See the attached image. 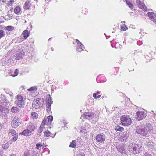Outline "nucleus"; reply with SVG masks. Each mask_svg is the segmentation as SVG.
<instances>
[{"mask_svg":"<svg viewBox=\"0 0 156 156\" xmlns=\"http://www.w3.org/2000/svg\"><path fill=\"white\" fill-rule=\"evenodd\" d=\"M153 131V127L150 123H147L144 125H140L136 128L137 133L143 136H148Z\"/></svg>","mask_w":156,"mask_h":156,"instance_id":"obj_1","label":"nucleus"},{"mask_svg":"<svg viewBox=\"0 0 156 156\" xmlns=\"http://www.w3.org/2000/svg\"><path fill=\"white\" fill-rule=\"evenodd\" d=\"M5 98L4 97L0 100V116L2 117L6 116L9 112V110L6 108L9 105V101Z\"/></svg>","mask_w":156,"mask_h":156,"instance_id":"obj_2","label":"nucleus"},{"mask_svg":"<svg viewBox=\"0 0 156 156\" xmlns=\"http://www.w3.org/2000/svg\"><path fill=\"white\" fill-rule=\"evenodd\" d=\"M44 104V99L42 98H39L34 99L32 103V107L35 109L41 108Z\"/></svg>","mask_w":156,"mask_h":156,"instance_id":"obj_3","label":"nucleus"},{"mask_svg":"<svg viewBox=\"0 0 156 156\" xmlns=\"http://www.w3.org/2000/svg\"><path fill=\"white\" fill-rule=\"evenodd\" d=\"M122 125L127 126L131 125L132 123L131 119L127 115L122 116L120 119Z\"/></svg>","mask_w":156,"mask_h":156,"instance_id":"obj_4","label":"nucleus"},{"mask_svg":"<svg viewBox=\"0 0 156 156\" xmlns=\"http://www.w3.org/2000/svg\"><path fill=\"white\" fill-rule=\"evenodd\" d=\"M20 118L17 116H16L14 118L11 122L12 126L14 128H17L21 124Z\"/></svg>","mask_w":156,"mask_h":156,"instance_id":"obj_5","label":"nucleus"},{"mask_svg":"<svg viewBox=\"0 0 156 156\" xmlns=\"http://www.w3.org/2000/svg\"><path fill=\"white\" fill-rule=\"evenodd\" d=\"M8 134L11 137L13 136L12 138V140L14 142L16 141L18 136L17 133H16L15 130L13 129H11L9 130Z\"/></svg>","mask_w":156,"mask_h":156,"instance_id":"obj_6","label":"nucleus"},{"mask_svg":"<svg viewBox=\"0 0 156 156\" xmlns=\"http://www.w3.org/2000/svg\"><path fill=\"white\" fill-rule=\"evenodd\" d=\"M15 104L20 107H24L25 104L23 98L20 95H18L17 100L15 101Z\"/></svg>","mask_w":156,"mask_h":156,"instance_id":"obj_7","label":"nucleus"},{"mask_svg":"<svg viewBox=\"0 0 156 156\" xmlns=\"http://www.w3.org/2000/svg\"><path fill=\"white\" fill-rule=\"evenodd\" d=\"M106 138L105 135L103 133L99 134L96 136V140L97 142L99 143H103Z\"/></svg>","mask_w":156,"mask_h":156,"instance_id":"obj_8","label":"nucleus"},{"mask_svg":"<svg viewBox=\"0 0 156 156\" xmlns=\"http://www.w3.org/2000/svg\"><path fill=\"white\" fill-rule=\"evenodd\" d=\"M136 119L140 121L142 120L147 116L146 113L143 111H138L136 113Z\"/></svg>","mask_w":156,"mask_h":156,"instance_id":"obj_9","label":"nucleus"},{"mask_svg":"<svg viewBox=\"0 0 156 156\" xmlns=\"http://www.w3.org/2000/svg\"><path fill=\"white\" fill-rule=\"evenodd\" d=\"M136 2L138 7L144 11H147V7L144 3L143 0H136Z\"/></svg>","mask_w":156,"mask_h":156,"instance_id":"obj_10","label":"nucleus"},{"mask_svg":"<svg viewBox=\"0 0 156 156\" xmlns=\"http://www.w3.org/2000/svg\"><path fill=\"white\" fill-rule=\"evenodd\" d=\"M76 41L77 43L76 45L77 51L78 52H80L83 50V48H84V46L78 40L76 39Z\"/></svg>","mask_w":156,"mask_h":156,"instance_id":"obj_11","label":"nucleus"},{"mask_svg":"<svg viewBox=\"0 0 156 156\" xmlns=\"http://www.w3.org/2000/svg\"><path fill=\"white\" fill-rule=\"evenodd\" d=\"M83 116L84 117L85 119L90 120L92 119L94 115L93 113L86 112L84 113Z\"/></svg>","mask_w":156,"mask_h":156,"instance_id":"obj_12","label":"nucleus"},{"mask_svg":"<svg viewBox=\"0 0 156 156\" xmlns=\"http://www.w3.org/2000/svg\"><path fill=\"white\" fill-rule=\"evenodd\" d=\"M147 14L150 20L156 23V14L152 12H148Z\"/></svg>","mask_w":156,"mask_h":156,"instance_id":"obj_13","label":"nucleus"},{"mask_svg":"<svg viewBox=\"0 0 156 156\" xmlns=\"http://www.w3.org/2000/svg\"><path fill=\"white\" fill-rule=\"evenodd\" d=\"M32 5L30 1L28 0L26 1L23 6V8L25 10L30 9V7Z\"/></svg>","mask_w":156,"mask_h":156,"instance_id":"obj_14","label":"nucleus"},{"mask_svg":"<svg viewBox=\"0 0 156 156\" xmlns=\"http://www.w3.org/2000/svg\"><path fill=\"white\" fill-rule=\"evenodd\" d=\"M131 136L129 132L127 133L126 132H125L123 133L122 138L124 140L126 141Z\"/></svg>","mask_w":156,"mask_h":156,"instance_id":"obj_15","label":"nucleus"},{"mask_svg":"<svg viewBox=\"0 0 156 156\" xmlns=\"http://www.w3.org/2000/svg\"><path fill=\"white\" fill-rule=\"evenodd\" d=\"M116 148L118 151L122 154H123L125 153V147L123 145L117 146Z\"/></svg>","mask_w":156,"mask_h":156,"instance_id":"obj_16","label":"nucleus"},{"mask_svg":"<svg viewBox=\"0 0 156 156\" xmlns=\"http://www.w3.org/2000/svg\"><path fill=\"white\" fill-rule=\"evenodd\" d=\"M36 129V127L35 126L32 124H31V125H29L27 127V129H28V130L30 132L29 133H31L32 132L34 131V130Z\"/></svg>","mask_w":156,"mask_h":156,"instance_id":"obj_17","label":"nucleus"},{"mask_svg":"<svg viewBox=\"0 0 156 156\" xmlns=\"http://www.w3.org/2000/svg\"><path fill=\"white\" fill-rule=\"evenodd\" d=\"M138 147H139L138 145H135L134 146H133V147L132 148V149L133 150H131V151H132L133 153L134 154H137L139 152L138 149H139Z\"/></svg>","mask_w":156,"mask_h":156,"instance_id":"obj_18","label":"nucleus"},{"mask_svg":"<svg viewBox=\"0 0 156 156\" xmlns=\"http://www.w3.org/2000/svg\"><path fill=\"white\" fill-rule=\"evenodd\" d=\"M29 131L28 130V129H26L23 131L22 132L20 133V134H21L24 136H29L31 135L30 133H29Z\"/></svg>","mask_w":156,"mask_h":156,"instance_id":"obj_19","label":"nucleus"},{"mask_svg":"<svg viewBox=\"0 0 156 156\" xmlns=\"http://www.w3.org/2000/svg\"><path fill=\"white\" fill-rule=\"evenodd\" d=\"M22 35L24 39H26L29 36V33L28 30H25L22 33Z\"/></svg>","mask_w":156,"mask_h":156,"instance_id":"obj_20","label":"nucleus"},{"mask_svg":"<svg viewBox=\"0 0 156 156\" xmlns=\"http://www.w3.org/2000/svg\"><path fill=\"white\" fill-rule=\"evenodd\" d=\"M99 77H100V76H98L97 78V81L98 83H101L102 82H105L106 81V79L105 78V77L104 76H103L101 78V80H100L101 81L100 82L99 81V80L100 79Z\"/></svg>","mask_w":156,"mask_h":156,"instance_id":"obj_21","label":"nucleus"},{"mask_svg":"<svg viewBox=\"0 0 156 156\" xmlns=\"http://www.w3.org/2000/svg\"><path fill=\"white\" fill-rule=\"evenodd\" d=\"M23 55L22 53H20L16 55V59L17 60L22 59L23 57Z\"/></svg>","mask_w":156,"mask_h":156,"instance_id":"obj_22","label":"nucleus"},{"mask_svg":"<svg viewBox=\"0 0 156 156\" xmlns=\"http://www.w3.org/2000/svg\"><path fill=\"white\" fill-rule=\"evenodd\" d=\"M69 147L72 148H75L76 147V140H73L70 143Z\"/></svg>","mask_w":156,"mask_h":156,"instance_id":"obj_23","label":"nucleus"},{"mask_svg":"<svg viewBox=\"0 0 156 156\" xmlns=\"http://www.w3.org/2000/svg\"><path fill=\"white\" fill-rule=\"evenodd\" d=\"M11 111L13 113H17L19 112V110L17 107H13L12 108Z\"/></svg>","mask_w":156,"mask_h":156,"instance_id":"obj_24","label":"nucleus"},{"mask_svg":"<svg viewBox=\"0 0 156 156\" xmlns=\"http://www.w3.org/2000/svg\"><path fill=\"white\" fill-rule=\"evenodd\" d=\"M20 8L19 7H17L14 9V12L17 14H19L20 13Z\"/></svg>","mask_w":156,"mask_h":156,"instance_id":"obj_25","label":"nucleus"},{"mask_svg":"<svg viewBox=\"0 0 156 156\" xmlns=\"http://www.w3.org/2000/svg\"><path fill=\"white\" fill-rule=\"evenodd\" d=\"M9 145L8 142L4 143L2 145V148L5 150L7 149L9 147Z\"/></svg>","mask_w":156,"mask_h":156,"instance_id":"obj_26","label":"nucleus"},{"mask_svg":"<svg viewBox=\"0 0 156 156\" xmlns=\"http://www.w3.org/2000/svg\"><path fill=\"white\" fill-rule=\"evenodd\" d=\"M115 129L117 131H122L124 130V129L122 127H120L119 126H117L115 127Z\"/></svg>","mask_w":156,"mask_h":156,"instance_id":"obj_27","label":"nucleus"},{"mask_svg":"<svg viewBox=\"0 0 156 156\" xmlns=\"http://www.w3.org/2000/svg\"><path fill=\"white\" fill-rule=\"evenodd\" d=\"M53 102L52 101H51V98L50 96H49V98L46 102V105H51V104Z\"/></svg>","mask_w":156,"mask_h":156,"instance_id":"obj_28","label":"nucleus"},{"mask_svg":"<svg viewBox=\"0 0 156 156\" xmlns=\"http://www.w3.org/2000/svg\"><path fill=\"white\" fill-rule=\"evenodd\" d=\"M52 134L51 132L48 130H47L44 132V136L45 137H48Z\"/></svg>","mask_w":156,"mask_h":156,"instance_id":"obj_29","label":"nucleus"},{"mask_svg":"<svg viewBox=\"0 0 156 156\" xmlns=\"http://www.w3.org/2000/svg\"><path fill=\"white\" fill-rule=\"evenodd\" d=\"M14 29V27L12 26H8L6 27L5 29L6 30L9 31L12 30Z\"/></svg>","mask_w":156,"mask_h":156,"instance_id":"obj_30","label":"nucleus"},{"mask_svg":"<svg viewBox=\"0 0 156 156\" xmlns=\"http://www.w3.org/2000/svg\"><path fill=\"white\" fill-rule=\"evenodd\" d=\"M43 130V128L42 126L41 125L39 127V129L38 130V135L39 136L41 135V133L42 132Z\"/></svg>","mask_w":156,"mask_h":156,"instance_id":"obj_31","label":"nucleus"},{"mask_svg":"<svg viewBox=\"0 0 156 156\" xmlns=\"http://www.w3.org/2000/svg\"><path fill=\"white\" fill-rule=\"evenodd\" d=\"M53 117L52 116H49L48 117V121L49 123H50L52 121Z\"/></svg>","mask_w":156,"mask_h":156,"instance_id":"obj_32","label":"nucleus"},{"mask_svg":"<svg viewBox=\"0 0 156 156\" xmlns=\"http://www.w3.org/2000/svg\"><path fill=\"white\" fill-rule=\"evenodd\" d=\"M42 146H43V145H42V143H38L36 144V148L37 149H39V148L41 147Z\"/></svg>","mask_w":156,"mask_h":156,"instance_id":"obj_33","label":"nucleus"},{"mask_svg":"<svg viewBox=\"0 0 156 156\" xmlns=\"http://www.w3.org/2000/svg\"><path fill=\"white\" fill-rule=\"evenodd\" d=\"M5 35V32L4 31L0 30V39L3 37Z\"/></svg>","mask_w":156,"mask_h":156,"instance_id":"obj_34","label":"nucleus"},{"mask_svg":"<svg viewBox=\"0 0 156 156\" xmlns=\"http://www.w3.org/2000/svg\"><path fill=\"white\" fill-rule=\"evenodd\" d=\"M32 116L34 119H36L37 118L38 115L37 113L35 112L32 113L31 114Z\"/></svg>","mask_w":156,"mask_h":156,"instance_id":"obj_35","label":"nucleus"},{"mask_svg":"<svg viewBox=\"0 0 156 156\" xmlns=\"http://www.w3.org/2000/svg\"><path fill=\"white\" fill-rule=\"evenodd\" d=\"M46 110L48 112H49L51 109V105H46Z\"/></svg>","mask_w":156,"mask_h":156,"instance_id":"obj_36","label":"nucleus"},{"mask_svg":"<svg viewBox=\"0 0 156 156\" xmlns=\"http://www.w3.org/2000/svg\"><path fill=\"white\" fill-rule=\"evenodd\" d=\"M48 123L47 122V120L44 119L42 121V123L41 125L42 126H43L45 125H48Z\"/></svg>","mask_w":156,"mask_h":156,"instance_id":"obj_37","label":"nucleus"},{"mask_svg":"<svg viewBox=\"0 0 156 156\" xmlns=\"http://www.w3.org/2000/svg\"><path fill=\"white\" fill-rule=\"evenodd\" d=\"M121 29L123 31H126L127 29V27L125 25L123 26H121Z\"/></svg>","mask_w":156,"mask_h":156,"instance_id":"obj_38","label":"nucleus"},{"mask_svg":"<svg viewBox=\"0 0 156 156\" xmlns=\"http://www.w3.org/2000/svg\"><path fill=\"white\" fill-rule=\"evenodd\" d=\"M36 90L37 88L36 87H34L29 89L28 90L29 91H31L33 90Z\"/></svg>","mask_w":156,"mask_h":156,"instance_id":"obj_39","label":"nucleus"},{"mask_svg":"<svg viewBox=\"0 0 156 156\" xmlns=\"http://www.w3.org/2000/svg\"><path fill=\"white\" fill-rule=\"evenodd\" d=\"M144 156H152L151 154H149L148 152H145L144 154Z\"/></svg>","mask_w":156,"mask_h":156,"instance_id":"obj_40","label":"nucleus"},{"mask_svg":"<svg viewBox=\"0 0 156 156\" xmlns=\"http://www.w3.org/2000/svg\"><path fill=\"white\" fill-rule=\"evenodd\" d=\"M77 156H85V154L84 153L80 152L77 155Z\"/></svg>","mask_w":156,"mask_h":156,"instance_id":"obj_41","label":"nucleus"},{"mask_svg":"<svg viewBox=\"0 0 156 156\" xmlns=\"http://www.w3.org/2000/svg\"><path fill=\"white\" fill-rule=\"evenodd\" d=\"M100 93L99 91H97L96 93H94L93 94V97H96V96H97V95L99 94Z\"/></svg>","mask_w":156,"mask_h":156,"instance_id":"obj_42","label":"nucleus"},{"mask_svg":"<svg viewBox=\"0 0 156 156\" xmlns=\"http://www.w3.org/2000/svg\"><path fill=\"white\" fill-rule=\"evenodd\" d=\"M152 117L153 118H154L153 120H156V113H154L152 115Z\"/></svg>","mask_w":156,"mask_h":156,"instance_id":"obj_43","label":"nucleus"},{"mask_svg":"<svg viewBox=\"0 0 156 156\" xmlns=\"http://www.w3.org/2000/svg\"><path fill=\"white\" fill-rule=\"evenodd\" d=\"M14 72L15 73V74H16L15 76H15L17 75V74L18 73V70L17 69H16L15 70V71Z\"/></svg>","mask_w":156,"mask_h":156,"instance_id":"obj_44","label":"nucleus"},{"mask_svg":"<svg viewBox=\"0 0 156 156\" xmlns=\"http://www.w3.org/2000/svg\"><path fill=\"white\" fill-rule=\"evenodd\" d=\"M14 1L13 0H11L9 2V5L10 4L12 5L13 3H14Z\"/></svg>","mask_w":156,"mask_h":156,"instance_id":"obj_45","label":"nucleus"},{"mask_svg":"<svg viewBox=\"0 0 156 156\" xmlns=\"http://www.w3.org/2000/svg\"><path fill=\"white\" fill-rule=\"evenodd\" d=\"M127 3L128 5L129 6L130 8H132L133 5H132V4L131 3H129L128 4L127 2Z\"/></svg>","mask_w":156,"mask_h":156,"instance_id":"obj_46","label":"nucleus"},{"mask_svg":"<svg viewBox=\"0 0 156 156\" xmlns=\"http://www.w3.org/2000/svg\"><path fill=\"white\" fill-rule=\"evenodd\" d=\"M101 96V95H98L97 97L96 96V97H94L95 99H97L98 98H99Z\"/></svg>","mask_w":156,"mask_h":156,"instance_id":"obj_47","label":"nucleus"},{"mask_svg":"<svg viewBox=\"0 0 156 156\" xmlns=\"http://www.w3.org/2000/svg\"><path fill=\"white\" fill-rule=\"evenodd\" d=\"M29 154L27 152H26L24 153V156H29Z\"/></svg>","mask_w":156,"mask_h":156,"instance_id":"obj_48","label":"nucleus"},{"mask_svg":"<svg viewBox=\"0 0 156 156\" xmlns=\"http://www.w3.org/2000/svg\"><path fill=\"white\" fill-rule=\"evenodd\" d=\"M142 42L140 41H138L137 42V44L139 45H140L141 44Z\"/></svg>","mask_w":156,"mask_h":156,"instance_id":"obj_49","label":"nucleus"},{"mask_svg":"<svg viewBox=\"0 0 156 156\" xmlns=\"http://www.w3.org/2000/svg\"><path fill=\"white\" fill-rule=\"evenodd\" d=\"M63 123L64 124V125L65 126L67 124V123H66V122H63Z\"/></svg>","mask_w":156,"mask_h":156,"instance_id":"obj_50","label":"nucleus"},{"mask_svg":"<svg viewBox=\"0 0 156 156\" xmlns=\"http://www.w3.org/2000/svg\"><path fill=\"white\" fill-rule=\"evenodd\" d=\"M53 49H53V48H51V50L52 51H53Z\"/></svg>","mask_w":156,"mask_h":156,"instance_id":"obj_51","label":"nucleus"},{"mask_svg":"<svg viewBox=\"0 0 156 156\" xmlns=\"http://www.w3.org/2000/svg\"><path fill=\"white\" fill-rule=\"evenodd\" d=\"M56 135V133L55 134V135H54V136H53L52 138H54V136H55V135Z\"/></svg>","mask_w":156,"mask_h":156,"instance_id":"obj_52","label":"nucleus"},{"mask_svg":"<svg viewBox=\"0 0 156 156\" xmlns=\"http://www.w3.org/2000/svg\"><path fill=\"white\" fill-rule=\"evenodd\" d=\"M12 10H13V9L12 8V9H10V11H12Z\"/></svg>","mask_w":156,"mask_h":156,"instance_id":"obj_53","label":"nucleus"},{"mask_svg":"<svg viewBox=\"0 0 156 156\" xmlns=\"http://www.w3.org/2000/svg\"><path fill=\"white\" fill-rule=\"evenodd\" d=\"M47 146H48V145H46L45 146V147H47Z\"/></svg>","mask_w":156,"mask_h":156,"instance_id":"obj_54","label":"nucleus"},{"mask_svg":"<svg viewBox=\"0 0 156 156\" xmlns=\"http://www.w3.org/2000/svg\"><path fill=\"white\" fill-rule=\"evenodd\" d=\"M152 112H154L153 111H152Z\"/></svg>","mask_w":156,"mask_h":156,"instance_id":"obj_55","label":"nucleus"},{"mask_svg":"<svg viewBox=\"0 0 156 156\" xmlns=\"http://www.w3.org/2000/svg\"><path fill=\"white\" fill-rule=\"evenodd\" d=\"M125 23V21H124V22H123V23Z\"/></svg>","mask_w":156,"mask_h":156,"instance_id":"obj_56","label":"nucleus"},{"mask_svg":"<svg viewBox=\"0 0 156 156\" xmlns=\"http://www.w3.org/2000/svg\"><path fill=\"white\" fill-rule=\"evenodd\" d=\"M50 39H51V38H49V39H48V41H49Z\"/></svg>","mask_w":156,"mask_h":156,"instance_id":"obj_57","label":"nucleus"},{"mask_svg":"<svg viewBox=\"0 0 156 156\" xmlns=\"http://www.w3.org/2000/svg\"><path fill=\"white\" fill-rule=\"evenodd\" d=\"M111 45L112 47H113V46H112V44Z\"/></svg>","mask_w":156,"mask_h":156,"instance_id":"obj_58","label":"nucleus"},{"mask_svg":"<svg viewBox=\"0 0 156 156\" xmlns=\"http://www.w3.org/2000/svg\"><path fill=\"white\" fill-rule=\"evenodd\" d=\"M78 139H77V141H78Z\"/></svg>","mask_w":156,"mask_h":156,"instance_id":"obj_59","label":"nucleus"},{"mask_svg":"<svg viewBox=\"0 0 156 156\" xmlns=\"http://www.w3.org/2000/svg\"><path fill=\"white\" fill-rule=\"evenodd\" d=\"M132 71V70H129V71Z\"/></svg>","mask_w":156,"mask_h":156,"instance_id":"obj_60","label":"nucleus"}]
</instances>
